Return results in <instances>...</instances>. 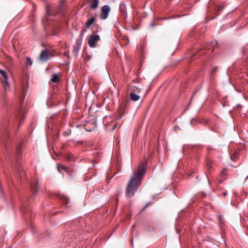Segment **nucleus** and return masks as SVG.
<instances>
[{"label": "nucleus", "instance_id": "obj_15", "mask_svg": "<svg viewBox=\"0 0 248 248\" xmlns=\"http://www.w3.org/2000/svg\"><path fill=\"white\" fill-rule=\"evenodd\" d=\"M227 170L226 169H223L220 174V176H222L224 179L226 178L225 177L227 174Z\"/></svg>", "mask_w": 248, "mask_h": 248}, {"label": "nucleus", "instance_id": "obj_16", "mask_svg": "<svg viewBox=\"0 0 248 248\" xmlns=\"http://www.w3.org/2000/svg\"><path fill=\"white\" fill-rule=\"evenodd\" d=\"M80 45L79 44L77 43L75 46H74V51L77 53L80 49Z\"/></svg>", "mask_w": 248, "mask_h": 248}, {"label": "nucleus", "instance_id": "obj_2", "mask_svg": "<svg viewBox=\"0 0 248 248\" xmlns=\"http://www.w3.org/2000/svg\"><path fill=\"white\" fill-rule=\"evenodd\" d=\"M31 65V60L30 57H27L25 63L22 66V90L23 94L25 93L29 88L30 85V66Z\"/></svg>", "mask_w": 248, "mask_h": 248}, {"label": "nucleus", "instance_id": "obj_6", "mask_svg": "<svg viewBox=\"0 0 248 248\" xmlns=\"http://www.w3.org/2000/svg\"><path fill=\"white\" fill-rule=\"evenodd\" d=\"M0 73L2 75V76L3 77L4 79V86H5L4 88H5V90L7 91V90L9 89V87L8 82L7 81V77L6 73L4 71L0 69Z\"/></svg>", "mask_w": 248, "mask_h": 248}, {"label": "nucleus", "instance_id": "obj_22", "mask_svg": "<svg viewBox=\"0 0 248 248\" xmlns=\"http://www.w3.org/2000/svg\"><path fill=\"white\" fill-rule=\"evenodd\" d=\"M24 210H25V211H26V208L25 207H22V208H21V211H22V212H24Z\"/></svg>", "mask_w": 248, "mask_h": 248}, {"label": "nucleus", "instance_id": "obj_12", "mask_svg": "<svg viewBox=\"0 0 248 248\" xmlns=\"http://www.w3.org/2000/svg\"><path fill=\"white\" fill-rule=\"evenodd\" d=\"M129 96L130 97L131 100L134 101H137L139 100L140 98V96L135 94L134 93H130L129 94Z\"/></svg>", "mask_w": 248, "mask_h": 248}, {"label": "nucleus", "instance_id": "obj_9", "mask_svg": "<svg viewBox=\"0 0 248 248\" xmlns=\"http://www.w3.org/2000/svg\"><path fill=\"white\" fill-rule=\"evenodd\" d=\"M91 3L90 7L93 9H96L98 6V0H90Z\"/></svg>", "mask_w": 248, "mask_h": 248}, {"label": "nucleus", "instance_id": "obj_18", "mask_svg": "<svg viewBox=\"0 0 248 248\" xmlns=\"http://www.w3.org/2000/svg\"><path fill=\"white\" fill-rule=\"evenodd\" d=\"M37 191H38V186H37V185H36V188H35V190L33 189V188H32V193H33V194H34V193H36Z\"/></svg>", "mask_w": 248, "mask_h": 248}, {"label": "nucleus", "instance_id": "obj_27", "mask_svg": "<svg viewBox=\"0 0 248 248\" xmlns=\"http://www.w3.org/2000/svg\"><path fill=\"white\" fill-rule=\"evenodd\" d=\"M221 216H219V220L220 221H221Z\"/></svg>", "mask_w": 248, "mask_h": 248}, {"label": "nucleus", "instance_id": "obj_24", "mask_svg": "<svg viewBox=\"0 0 248 248\" xmlns=\"http://www.w3.org/2000/svg\"><path fill=\"white\" fill-rule=\"evenodd\" d=\"M205 49H209L210 48L209 46H207L205 47Z\"/></svg>", "mask_w": 248, "mask_h": 248}, {"label": "nucleus", "instance_id": "obj_3", "mask_svg": "<svg viewBox=\"0 0 248 248\" xmlns=\"http://www.w3.org/2000/svg\"><path fill=\"white\" fill-rule=\"evenodd\" d=\"M100 40V36L96 34L92 33L89 35L88 43L90 47L94 48L98 41Z\"/></svg>", "mask_w": 248, "mask_h": 248}, {"label": "nucleus", "instance_id": "obj_25", "mask_svg": "<svg viewBox=\"0 0 248 248\" xmlns=\"http://www.w3.org/2000/svg\"><path fill=\"white\" fill-rule=\"evenodd\" d=\"M223 180H218V182L219 183H221L222 182Z\"/></svg>", "mask_w": 248, "mask_h": 248}, {"label": "nucleus", "instance_id": "obj_33", "mask_svg": "<svg viewBox=\"0 0 248 248\" xmlns=\"http://www.w3.org/2000/svg\"><path fill=\"white\" fill-rule=\"evenodd\" d=\"M230 157H231V159H232V156L231 155L230 156Z\"/></svg>", "mask_w": 248, "mask_h": 248}, {"label": "nucleus", "instance_id": "obj_26", "mask_svg": "<svg viewBox=\"0 0 248 248\" xmlns=\"http://www.w3.org/2000/svg\"><path fill=\"white\" fill-rule=\"evenodd\" d=\"M227 193H223V196H225L227 195Z\"/></svg>", "mask_w": 248, "mask_h": 248}, {"label": "nucleus", "instance_id": "obj_7", "mask_svg": "<svg viewBox=\"0 0 248 248\" xmlns=\"http://www.w3.org/2000/svg\"><path fill=\"white\" fill-rule=\"evenodd\" d=\"M96 20L95 16H93L89 18L86 22L85 25L87 28H90L91 26L94 22Z\"/></svg>", "mask_w": 248, "mask_h": 248}, {"label": "nucleus", "instance_id": "obj_1", "mask_svg": "<svg viewBox=\"0 0 248 248\" xmlns=\"http://www.w3.org/2000/svg\"><path fill=\"white\" fill-rule=\"evenodd\" d=\"M146 162H141L135 170L130 179L126 188L125 195L127 197L131 198L137 191L138 187L142 182L146 170Z\"/></svg>", "mask_w": 248, "mask_h": 248}, {"label": "nucleus", "instance_id": "obj_14", "mask_svg": "<svg viewBox=\"0 0 248 248\" xmlns=\"http://www.w3.org/2000/svg\"><path fill=\"white\" fill-rule=\"evenodd\" d=\"M24 112L23 111V110H21L18 114V115L17 116V118H18L19 119H20V122H21V121L22 119H24Z\"/></svg>", "mask_w": 248, "mask_h": 248}, {"label": "nucleus", "instance_id": "obj_13", "mask_svg": "<svg viewBox=\"0 0 248 248\" xmlns=\"http://www.w3.org/2000/svg\"><path fill=\"white\" fill-rule=\"evenodd\" d=\"M57 169L60 172H62V170H64L66 172L68 171V168L66 166L60 164H57Z\"/></svg>", "mask_w": 248, "mask_h": 248}, {"label": "nucleus", "instance_id": "obj_32", "mask_svg": "<svg viewBox=\"0 0 248 248\" xmlns=\"http://www.w3.org/2000/svg\"><path fill=\"white\" fill-rule=\"evenodd\" d=\"M215 45H217V42H215Z\"/></svg>", "mask_w": 248, "mask_h": 248}, {"label": "nucleus", "instance_id": "obj_20", "mask_svg": "<svg viewBox=\"0 0 248 248\" xmlns=\"http://www.w3.org/2000/svg\"><path fill=\"white\" fill-rule=\"evenodd\" d=\"M242 108V106L240 105H237L236 106V108L237 109H241Z\"/></svg>", "mask_w": 248, "mask_h": 248}, {"label": "nucleus", "instance_id": "obj_4", "mask_svg": "<svg viewBox=\"0 0 248 248\" xmlns=\"http://www.w3.org/2000/svg\"><path fill=\"white\" fill-rule=\"evenodd\" d=\"M53 57L52 51L48 49L42 50L39 56V59L41 62H46L50 58Z\"/></svg>", "mask_w": 248, "mask_h": 248}, {"label": "nucleus", "instance_id": "obj_17", "mask_svg": "<svg viewBox=\"0 0 248 248\" xmlns=\"http://www.w3.org/2000/svg\"><path fill=\"white\" fill-rule=\"evenodd\" d=\"M224 8V7L222 5H219L217 6V12L218 13L220 11H221Z\"/></svg>", "mask_w": 248, "mask_h": 248}, {"label": "nucleus", "instance_id": "obj_21", "mask_svg": "<svg viewBox=\"0 0 248 248\" xmlns=\"http://www.w3.org/2000/svg\"><path fill=\"white\" fill-rule=\"evenodd\" d=\"M150 204H151V203H150V202H148V203H147L145 205V207H144V209H145V208H147V207H148V206Z\"/></svg>", "mask_w": 248, "mask_h": 248}, {"label": "nucleus", "instance_id": "obj_10", "mask_svg": "<svg viewBox=\"0 0 248 248\" xmlns=\"http://www.w3.org/2000/svg\"><path fill=\"white\" fill-rule=\"evenodd\" d=\"M60 75H58V74H54L52 75L51 78V81L52 82L57 83L60 81Z\"/></svg>", "mask_w": 248, "mask_h": 248}, {"label": "nucleus", "instance_id": "obj_28", "mask_svg": "<svg viewBox=\"0 0 248 248\" xmlns=\"http://www.w3.org/2000/svg\"><path fill=\"white\" fill-rule=\"evenodd\" d=\"M195 121V120H194V119H192V120H191V123H192L193 122V121Z\"/></svg>", "mask_w": 248, "mask_h": 248}, {"label": "nucleus", "instance_id": "obj_8", "mask_svg": "<svg viewBox=\"0 0 248 248\" xmlns=\"http://www.w3.org/2000/svg\"><path fill=\"white\" fill-rule=\"evenodd\" d=\"M59 198L65 205H67L69 204V199L65 195L63 194H60L59 195Z\"/></svg>", "mask_w": 248, "mask_h": 248}, {"label": "nucleus", "instance_id": "obj_23", "mask_svg": "<svg viewBox=\"0 0 248 248\" xmlns=\"http://www.w3.org/2000/svg\"><path fill=\"white\" fill-rule=\"evenodd\" d=\"M34 7H35V5L32 4V10L33 9Z\"/></svg>", "mask_w": 248, "mask_h": 248}, {"label": "nucleus", "instance_id": "obj_19", "mask_svg": "<svg viewBox=\"0 0 248 248\" xmlns=\"http://www.w3.org/2000/svg\"><path fill=\"white\" fill-rule=\"evenodd\" d=\"M217 71V67H215L212 70V74H215L216 73Z\"/></svg>", "mask_w": 248, "mask_h": 248}, {"label": "nucleus", "instance_id": "obj_30", "mask_svg": "<svg viewBox=\"0 0 248 248\" xmlns=\"http://www.w3.org/2000/svg\"><path fill=\"white\" fill-rule=\"evenodd\" d=\"M75 231H78V230L77 229H75ZM78 231H79V230H78Z\"/></svg>", "mask_w": 248, "mask_h": 248}, {"label": "nucleus", "instance_id": "obj_31", "mask_svg": "<svg viewBox=\"0 0 248 248\" xmlns=\"http://www.w3.org/2000/svg\"><path fill=\"white\" fill-rule=\"evenodd\" d=\"M151 26H152V27H153V26H154V24H151Z\"/></svg>", "mask_w": 248, "mask_h": 248}, {"label": "nucleus", "instance_id": "obj_5", "mask_svg": "<svg viewBox=\"0 0 248 248\" xmlns=\"http://www.w3.org/2000/svg\"><path fill=\"white\" fill-rule=\"evenodd\" d=\"M110 11L109 7L108 5H104L101 8V13L100 17L102 19H106Z\"/></svg>", "mask_w": 248, "mask_h": 248}, {"label": "nucleus", "instance_id": "obj_11", "mask_svg": "<svg viewBox=\"0 0 248 248\" xmlns=\"http://www.w3.org/2000/svg\"><path fill=\"white\" fill-rule=\"evenodd\" d=\"M119 10H120V12L122 14H123L124 15H126V5H125L124 3L121 2L120 4Z\"/></svg>", "mask_w": 248, "mask_h": 248}, {"label": "nucleus", "instance_id": "obj_29", "mask_svg": "<svg viewBox=\"0 0 248 248\" xmlns=\"http://www.w3.org/2000/svg\"><path fill=\"white\" fill-rule=\"evenodd\" d=\"M53 34H54V35H57V33L54 32V33H53Z\"/></svg>", "mask_w": 248, "mask_h": 248}]
</instances>
